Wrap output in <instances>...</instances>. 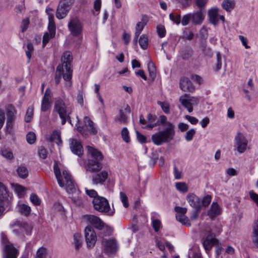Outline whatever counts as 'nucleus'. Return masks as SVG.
I'll use <instances>...</instances> for the list:
<instances>
[{"label":"nucleus","instance_id":"nucleus-1","mask_svg":"<svg viewBox=\"0 0 258 258\" xmlns=\"http://www.w3.org/2000/svg\"><path fill=\"white\" fill-rule=\"evenodd\" d=\"M54 172L57 179L58 183L60 187L66 186V188L68 192L73 194L76 192V188L71 175L67 171L64 170L62 171L63 178H61L60 171L58 167V164L55 162L54 164Z\"/></svg>","mask_w":258,"mask_h":258},{"label":"nucleus","instance_id":"nucleus-2","mask_svg":"<svg viewBox=\"0 0 258 258\" xmlns=\"http://www.w3.org/2000/svg\"><path fill=\"white\" fill-rule=\"evenodd\" d=\"M167 127L164 131L157 133L152 136L153 142L157 145H161L173 139L175 135L174 126L171 122H167Z\"/></svg>","mask_w":258,"mask_h":258},{"label":"nucleus","instance_id":"nucleus-3","mask_svg":"<svg viewBox=\"0 0 258 258\" xmlns=\"http://www.w3.org/2000/svg\"><path fill=\"white\" fill-rule=\"evenodd\" d=\"M54 111H56L61 119V124H64L67 120H70V115L72 113L71 107L67 106L61 99L56 100L54 107Z\"/></svg>","mask_w":258,"mask_h":258},{"label":"nucleus","instance_id":"nucleus-4","mask_svg":"<svg viewBox=\"0 0 258 258\" xmlns=\"http://www.w3.org/2000/svg\"><path fill=\"white\" fill-rule=\"evenodd\" d=\"M73 59V57L71 52L67 51H65L61 57V61L62 63L60 64L63 66V69H65L66 74L63 75V79L66 81L68 82L69 86H71V80L72 78V72L71 69V62Z\"/></svg>","mask_w":258,"mask_h":258},{"label":"nucleus","instance_id":"nucleus-5","mask_svg":"<svg viewBox=\"0 0 258 258\" xmlns=\"http://www.w3.org/2000/svg\"><path fill=\"white\" fill-rule=\"evenodd\" d=\"M211 199L210 195H207L201 200L194 194H189L186 197L189 204L198 211H200L202 206H208L211 203Z\"/></svg>","mask_w":258,"mask_h":258},{"label":"nucleus","instance_id":"nucleus-6","mask_svg":"<svg viewBox=\"0 0 258 258\" xmlns=\"http://www.w3.org/2000/svg\"><path fill=\"white\" fill-rule=\"evenodd\" d=\"M2 243L3 258H17L19 251L12 242L9 241L7 238L3 237Z\"/></svg>","mask_w":258,"mask_h":258},{"label":"nucleus","instance_id":"nucleus-7","mask_svg":"<svg viewBox=\"0 0 258 258\" xmlns=\"http://www.w3.org/2000/svg\"><path fill=\"white\" fill-rule=\"evenodd\" d=\"M92 203L94 209L99 212L108 213V215L111 216L114 212L110 210V207L108 200L102 197L97 196L95 197Z\"/></svg>","mask_w":258,"mask_h":258},{"label":"nucleus","instance_id":"nucleus-8","mask_svg":"<svg viewBox=\"0 0 258 258\" xmlns=\"http://www.w3.org/2000/svg\"><path fill=\"white\" fill-rule=\"evenodd\" d=\"M84 218L87 222L90 223L98 230H102L105 228L107 233L106 235L111 234L110 228L106 226L105 223L98 217L93 215H86L84 216Z\"/></svg>","mask_w":258,"mask_h":258},{"label":"nucleus","instance_id":"nucleus-9","mask_svg":"<svg viewBox=\"0 0 258 258\" xmlns=\"http://www.w3.org/2000/svg\"><path fill=\"white\" fill-rule=\"evenodd\" d=\"M179 101L180 103L188 110L191 112L193 110V105H197L199 102V98L194 96H190L189 95L184 94L179 97Z\"/></svg>","mask_w":258,"mask_h":258},{"label":"nucleus","instance_id":"nucleus-10","mask_svg":"<svg viewBox=\"0 0 258 258\" xmlns=\"http://www.w3.org/2000/svg\"><path fill=\"white\" fill-rule=\"evenodd\" d=\"M55 25L54 21V16L49 15L48 30L49 32L44 33L43 37L42 46L44 47L48 43L49 40L54 37L55 34Z\"/></svg>","mask_w":258,"mask_h":258},{"label":"nucleus","instance_id":"nucleus-11","mask_svg":"<svg viewBox=\"0 0 258 258\" xmlns=\"http://www.w3.org/2000/svg\"><path fill=\"white\" fill-rule=\"evenodd\" d=\"M84 125L83 126L78 127V131L84 136V132L88 131L91 135H95L97 133V130L94 123L87 116L84 118Z\"/></svg>","mask_w":258,"mask_h":258},{"label":"nucleus","instance_id":"nucleus-12","mask_svg":"<svg viewBox=\"0 0 258 258\" xmlns=\"http://www.w3.org/2000/svg\"><path fill=\"white\" fill-rule=\"evenodd\" d=\"M85 236L88 247H92L94 246L97 236L93 228L91 226H88L85 229Z\"/></svg>","mask_w":258,"mask_h":258},{"label":"nucleus","instance_id":"nucleus-13","mask_svg":"<svg viewBox=\"0 0 258 258\" xmlns=\"http://www.w3.org/2000/svg\"><path fill=\"white\" fill-rule=\"evenodd\" d=\"M174 210L177 213L176 214L177 220L185 226H190L191 224L189 220L185 215V214L187 212V209L186 208L176 206L175 207Z\"/></svg>","mask_w":258,"mask_h":258},{"label":"nucleus","instance_id":"nucleus-14","mask_svg":"<svg viewBox=\"0 0 258 258\" xmlns=\"http://www.w3.org/2000/svg\"><path fill=\"white\" fill-rule=\"evenodd\" d=\"M68 27L71 33L74 36H78L82 31V25L77 18H73L68 24Z\"/></svg>","mask_w":258,"mask_h":258},{"label":"nucleus","instance_id":"nucleus-15","mask_svg":"<svg viewBox=\"0 0 258 258\" xmlns=\"http://www.w3.org/2000/svg\"><path fill=\"white\" fill-rule=\"evenodd\" d=\"M235 146L237 151L242 153L245 152L247 146V141L241 133H238L235 137Z\"/></svg>","mask_w":258,"mask_h":258},{"label":"nucleus","instance_id":"nucleus-16","mask_svg":"<svg viewBox=\"0 0 258 258\" xmlns=\"http://www.w3.org/2000/svg\"><path fill=\"white\" fill-rule=\"evenodd\" d=\"M8 194L6 186L0 182V218L4 214L6 208L5 203L7 202Z\"/></svg>","mask_w":258,"mask_h":258},{"label":"nucleus","instance_id":"nucleus-17","mask_svg":"<svg viewBox=\"0 0 258 258\" xmlns=\"http://www.w3.org/2000/svg\"><path fill=\"white\" fill-rule=\"evenodd\" d=\"M104 245V249L106 253L110 254L115 252L117 249V245L116 240L114 239H103L102 241Z\"/></svg>","mask_w":258,"mask_h":258},{"label":"nucleus","instance_id":"nucleus-18","mask_svg":"<svg viewBox=\"0 0 258 258\" xmlns=\"http://www.w3.org/2000/svg\"><path fill=\"white\" fill-rule=\"evenodd\" d=\"M70 10L69 5L64 2H60L58 4L56 12V17L58 19L64 18L68 13Z\"/></svg>","mask_w":258,"mask_h":258},{"label":"nucleus","instance_id":"nucleus-19","mask_svg":"<svg viewBox=\"0 0 258 258\" xmlns=\"http://www.w3.org/2000/svg\"><path fill=\"white\" fill-rule=\"evenodd\" d=\"M51 92L47 88L46 90L44 97L42 100L41 109L42 111L45 112L49 109L51 106Z\"/></svg>","mask_w":258,"mask_h":258},{"label":"nucleus","instance_id":"nucleus-20","mask_svg":"<svg viewBox=\"0 0 258 258\" xmlns=\"http://www.w3.org/2000/svg\"><path fill=\"white\" fill-rule=\"evenodd\" d=\"M70 147L72 152L79 156H81L83 153V149L81 143L74 139H70Z\"/></svg>","mask_w":258,"mask_h":258},{"label":"nucleus","instance_id":"nucleus-21","mask_svg":"<svg viewBox=\"0 0 258 258\" xmlns=\"http://www.w3.org/2000/svg\"><path fill=\"white\" fill-rule=\"evenodd\" d=\"M180 88L184 92H193L195 87L189 79L186 77L182 78L180 82Z\"/></svg>","mask_w":258,"mask_h":258},{"label":"nucleus","instance_id":"nucleus-22","mask_svg":"<svg viewBox=\"0 0 258 258\" xmlns=\"http://www.w3.org/2000/svg\"><path fill=\"white\" fill-rule=\"evenodd\" d=\"M131 112V108L128 105H126L124 110L122 109L119 110V114L117 117L115 118V120L119 121L121 123H125L127 120V114L130 113Z\"/></svg>","mask_w":258,"mask_h":258},{"label":"nucleus","instance_id":"nucleus-23","mask_svg":"<svg viewBox=\"0 0 258 258\" xmlns=\"http://www.w3.org/2000/svg\"><path fill=\"white\" fill-rule=\"evenodd\" d=\"M108 177V172L102 171L100 173L93 176L92 181L94 184H103Z\"/></svg>","mask_w":258,"mask_h":258},{"label":"nucleus","instance_id":"nucleus-24","mask_svg":"<svg viewBox=\"0 0 258 258\" xmlns=\"http://www.w3.org/2000/svg\"><path fill=\"white\" fill-rule=\"evenodd\" d=\"M102 168V164L98 161L89 160L86 165V169L91 172H94L100 170Z\"/></svg>","mask_w":258,"mask_h":258},{"label":"nucleus","instance_id":"nucleus-25","mask_svg":"<svg viewBox=\"0 0 258 258\" xmlns=\"http://www.w3.org/2000/svg\"><path fill=\"white\" fill-rule=\"evenodd\" d=\"M205 11L200 10V11L191 15L192 22L195 24H200L203 21Z\"/></svg>","mask_w":258,"mask_h":258},{"label":"nucleus","instance_id":"nucleus-26","mask_svg":"<svg viewBox=\"0 0 258 258\" xmlns=\"http://www.w3.org/2000/svg\"><path fill=\"white\" fill-rule=\"evenodd\" d=\"M216 241V239L215 238V235L213 234L208 235L203 242V244L205 250L207 251L211 250Z\"/></svg>","mask_w":258,"mask_h":258},{"label":"nucleus","instance_id":"nucleus-27","mask_svg":"<svg viewBox=\"0 0 258 258\" xmlns=\"http://www.w3.org/2000/svg\"><path fill=\"white\" fill-rule=\"evenodd\" d=\"M221 209L219 205L215 202H213L208 211V215L210 218H214L220 214Z\"/></svg>","mask_w":258,"mask_h":258},{"label":"nucleus","instance_id":"nucleus-28","mask_svg":"<svg viewBox=\"0 0 258 258\" xmlns=\"http://www.w3.org/2000/svg\"><path fill=\"white\" fill-rule=\"evenodd\" d=\"M208 15L210 23L216 25L219 21L218 9L217 8L210 9L208 12Z\"/></svg>","mask_w":258,"mask_h":258},{"label":"nucleus","instance_id":"nucleus-29","mask_svg":"<svg viewBox=\"0 0 258 258\" xmlns=\"http://www.w3.org/2000/svg\"><path fill=\"white\" fill-rule=\"evenodd\" d=\"M18 212L22 215L26 217L29 216L31 209V208L25 204H19L17 206Z\"/></svg>","mask_w":258,"mask_h":258},{"label":"nucleus","instance_id":"nucleus-30","mask_svg":"<svg viewBox=\"0 0 258 258\" xmlns=\"http://www.w3.org/2000/svg\"><path fill=\"white\" fill-rule=\"evenodd\" d=\"M87 149L89 153L93 158L96 159V161H98L103 159V156L101 152L90 146H88Z\"/></svg>","mask_w":258,"mask_h":258},{"label":"nucleus","instance_id":"nucleus-31","mask_svg":"<svg viewBox=\"0 0 258 258\" xmlns=\"http://www.w3.org/2000/svg\"><path fill=\"white\" fill-rule=\"evenodd\" d=\"M49 141L50 142L56 143L57 145H60L62 143V141L60 139V134L57 131H54L51 134Z\"/></svg>","mask_w":258,"mask_h":258},{"label":"nucleus","instance_id":"nucleus-32","mask_svg":"<svg viewBox=\"0 0 258 258\" xmlns=\"http://www.w3.org/2000/svg\"><path fill=\"white\" fill-rule=\"evenodd\" d=\"M252 241L254 245L258 248V219L254 223Z\"/></svg>","mask_w":258,"mask_h":258},{"label":"nucleus","instance_id":"nucleus-33","mask_svg":"<svg viewBox=\"0 0 258 258\" xmlns=\"http://www.w3.org/2000/svg\"><path fill=\"white\" fill-rule=\"evenodd\" d=\"M66 74L65 69H63V66L58 65L56 70V73L55 76V81L56 85H57L60 81L61 77Z\"/></svg>","mask_w":258,"mask_h":258},{"label":"nucleus","instance_id":"nucleus-34","mask_svg":"<svg viewBox=\"0 0 258 258\" xmlns=\"http://www.w3.org/2000/svg\"><path fill=\"white\" fill-rule=\"evenodd\" d=\"M7 119L14 120L15 119V114L16 113V108L12 105H9L6 109Z\"/></svg>","mask_w":258,"mask_h":258},{"label":"nucleus","instance_id":"nucleus-35","mask_svg":"<svg viewBox=\"0 0 258 258\" xmlns=\"http://www.w3.org/2000/svg\"><path fill=\"white\" fill-rule=\"evenodd\" d=\"M148 69L149 76L152 81H153L156 77V70L154 63L150 61L148 63Z\"/></svg>","mask_w":258,"mask_h":258},{"label":"nucleus","instance_id":"nucleus-36","mask_svg":"<svg viewBox=\"0 0 258 258\" xmlns=\"http://www.w3.org/2000/svg\"><path fill=\"white\" fill-rule=\"evenodd\" d=\"M235 3L233 0H224L222 3V7L227 12H230L234 9Z\"/></svg>","mask_w":258,"mask_h":258},{"label":"nucleus","instance_id":"nucleus-37","mask_svg":"<svg viewBox=\"0 0 258 258\" xmlns=\"http://www.w3.org/2000/svg\"><path fill=\"white\" fill-rule=\"evenodd\" d=\"M146 24V18L145 17H143L142 21L138 22L136 25L135 33L140 35Z\"/></svg>","mask_w":258,"mask_h":258},{"label":"nucleus","instance_id":"nucleus-38","mask_svg":"<svg viewBox=\"0 0 258 258\" xmlns=\"http://www.w3.org/2000/svg\"><path fill=\"white\" fill-rule=\"evenodd\" d=\"M74 244L76 249H79L82 246V237L79 233L74 235Z\"/></svg>","mask_w":258,"mask_h":258},{"label":"nucleus","instance_id":"nucleus-39","mask_svg":"<svg viewBox=\"0 0 258 258\" xmlns=\"http://www.w3.org/2000/svg\"><path fill=\"white\" fill-rule=\"evenodd\" d=\"M139 42L140 45L143 49H146L148 45V38L145 34H143L139 38Z\"/></svg>","mask_w":258,"mask_h":258},{"label":"nucleus","instance_id":"nucleus-40","mask_svg":"<svg viewBox=\"0 0 258 258\" xmlns=\"http://www.w3.org/2000/svg\"><path fill=\"white\" fill-rule=\"evenodd\" d=\"M47 254V249L44 247H41L36 252V258H46Z\"/></svg>","mask_w":258,"mask_h":258},{"label":"nucleus","instance_id":"nucleus-41","mask_svg":"<svg viewBox=\"0 0 258 258\" xmlns=\"http://www.w3.org/2000/svg\"><path fill=\"white\" fill-rule=\"evenodd\" d=\"M193 54V50L190 47L185 48L181 54V56L184 59H187L190 58Z\"/></svg>","mask_w":258,"mask_h":258},{"label":"nucleus","instance_id":"nucleus-42","mask_svg":"<svg viewBox=\"0 0 258 258\" xmlns=\"http://www.w3.org/2000/svg\"><path fill=\"white\" fill-rule=\"evenodd\" d=\"M17 173L19 176L22 178H25L28 176V171L27 168L24 166H20L17 169Z\"/></svg>","mask_w":258,"mask_h":258},{"label":"nucleus","instance_id":"nucleus-43","mask_svg":"<svg viewBox=\"0 0 258 258\" xmlns=\"http://www.w3.org/2000/svg\"><path fill=\"white\" fill-rule=\"evenodd\" d=\"M1 155L8 160H12L14 158L13 153L6 149L1 150Z\"/></svg>","mask_w":258,"mask_h":258},{"label":"nucleus","instance_id":"nucleus-44","mask_svg":"<svg viewBox=\"0 0 258 258\" xmlns=\"http://www.w3.org/2000/svg\"><path fill=\"white\" fill-rule=\"evenodd\" d=\"M33 115V107H29L26 111L25 117V120L27 122H29L31 120Z\"/></svg>","mask_w":258,"mask_h":258},{"label":"nucleus","instance_id":"nucleus-45","mask_svg":"<svg viewBox=\"0 0 258 258\" xmlns=\"http://www.w3.org/2000/svg\"><path fill=\"white\" fill-rule=\"evenodd\" d=\"M177 190L183 192H186L188 190L187 186L185 182H177L175 184Z\"/></svg>","mask_w":258,"mask_h":258},{"label":"nucleus","instance_id":"nucleus-46","mask_svg":"<svg viewBox=\"0 0 258 258\" xmlns=\"http://www.w3.org/2000/svg\"><path fill=\"white\" fill-rule=\"evenodd\" d=\"M157 103L161 106L162 110L165 113L168 114L170 112V105L168 102L158 101Z\"/></svg>","mask_w":258,"mask_h":258},{"label":"nucleus","instance_id":"nucleus-47","mask_svg":"<svg viewBox=\"0 0 258 258\" xmlns=\"http://www.w3.org/2000/svg\"><path fill=\"white\" fill-rule=\"evenodd\" d=\"M36 135L33 132H29L26 136V140L27 142L30 144H33L36 141Z\"/></svg>","mask_w":258,"mask_h":258},{"label":"nucleus","instance_id":"nucleus-48","mask_svg":"<svg viewBox=\"0 0 258 258\" xmlns=\"http://www.w3.org/2000/svg\"><path fill=\"white\" fill-rule=\"evenodd\" d=\"M128 131L126 127H123L121 131V136L122 139L126 142H130V137L128 136Z\"/></svg>","mask_w":258,"mask_h":258},{"label":"nucleus","instance_id":"nucleus-49","mask_svg":"<svg viewBox=\"0 0 258 258\" xmlns=\"http://www.w3.org/2000/svg\"><path fill=\"white\" fill-rule=\"evenodd\" d=\"M217 57V63L215 68V71H219L222 67V61H221V54L219 52H217L216 54Z\"/></svg>","mask_w":258,"mask_h":258},{"label":"nucleus","instance_id":"nucleus-50","mask_svg":"<svg viewBox=\"0 0 258 258\" xmlns=\"http://www.w3.org/2000/svg\"><path fill=\"white\" fill-rule=\"evenodd\" d=\"M152 227L155 231L157 232L160 229L161 226V223L158 219H152Z\"/></svg>","mask_w":258,"mask_h":258},{"label":"nucleus","instance_id":"nucleus-51","mask_svg":"<svg viewBox=\"0 0 258 258\" xmlns=\"http://www.w3.org/2000/svg\"><path fill=\"white\" fill-rule=\"evenodd\" d=\"M27 50H26V54L29 60H30V59L31 57L32 53H33V50H34V47H33V44L31 43H28L27 45Z\"/></svg>","mask_w":258,"mask_h":258},{"label":"nucleus","instance_id":"nucleus-52","mask_svg":"<svg viewBox=\"0 0 258 258\" xmlns=\"http://www.w3.org/2000/svg\"><path fill=\"white\" fill-rule=\"evenodd\" d=\"M31 202L35 205H40L41 204V200L35 194H32L30 197Z\"/></svg>","mask_w":258,"mask_h":258},{"label":"nucleus","instance_id":"nucleus-53","mask_svg":"<svg viewBox=\"0 0 258 258\" xmlns=\"http://www.w3.org/2000/svg\"><path fill=\"white\" fill-rule=\"evenodd\" d=\"M170 19L176 24H180L181 22V17L180 15H176L175 16L173 13H171L169 15Z\"/></svg>","mask_w":258,"mask_h":258},{"label":"nucleus","instance_id":"nucleus-54","mask_svg":"<svg viewBox=\"0 0 258 258\" xmlns=\"http://www.w3.org/2000/svg\"><path fill=\"white\" fill-rule=\"evenodd\" d=\"M157 32L160 37L162 38L165 36L166 30L164 27L161 25L157 27Z\"/></svg>","mask_w":258,"mask_h":258},{"label":"nucleus","instance_id":"nucleus-55","mask_svg":"<svg viewBox=\"0 0 258 258\" xmlns=\"http://www.w3.org/2000/svg\"><path fill=\"white\" fill-rule=\"evenodd\" d=\"M14 120L7 119L6 132L11 134L12 132Z\"/></svg>","mask_w":258,"mask_h":258},{"label":"nucleus","instance_id":"nucleus-56","mask_svg":"<svg viewBox=\"0 0 258 258\" xmlns=\"http://www.w3.org/2000/svg\"><path fill=\"white\" fill-rule=\"evenodd\" d=\"M196 134V131L194 129L192 128L187 131L186 133L185 139L187 141H190L192 140L194 136Z\"/></svg>","mask_w":258,"mask_h":258},{"label":"nucleus","instance_id":"nucleus-57","mask_svg":"<svg viewBox=\"0 0 258 258\" xmlns=\"http://www.w3.org/2000/svg\"><path fill=\"white\" fill-rule=\"evenodd\" d=\"M120 197L121 201L122 203H123V206L125 208H127L128 207V201H127V197L126 196V195L123 192H120Z\"/></svg>","mask_w":258,"mask_h":258},{"label":"nucleus","instance_id":"nucleus-58","mask_svg":"<svg viewBox=\"0 0 258 258\" xmlns=\"http://www.w3.org/2000/svg\"><path fill=\"white\" fill-rule=\"evenodd\" d=\"M38 154L40 158L44 159L47 157V151L43 147H40L38 149Z\"/></svg>","mask_w":258,"mask_h":258},{"label":"nucleus","instance_id":"nucleus-59","mask_svg":"<svg viewBox=\"0 0 258 258\" xmlns=\"http://www.w3.org/2000/svg\"><path fill=\"white\" fill-rule=\"evenodd\" d=\"M194 34L191 31H184L182 39L185 40H191L193 38Z\"/></svg>","mask_w":258,"mask_h":258},{"label":"nucleus","instance_id":"nucleus-60","mask_svg":"<svg viewBox=\"0 0 258 258\" xmlns=\"http://www.w3.org/2000/svg\"><path fill=\"white\" fill-rule=\"evenodd\" d=\"M25 187L20 185H16L15 188V191L19 196H22L25 191Z\"/></svg>","mask_w":258,"mask_h":258},{"label":"nucleus","instance_id":"nucleus-61","mask_svg":"<svg viewBox=\"0 0 258 258\" xmlns=\"http://www.w3.org/2000/svg\"><path fill=\"white\" fill-rule=\"evenodd\" d=\"M208 0H197L196 4L200 10L205 11V6L206 5Z\"/></svg>","mask_w":258,"mask_h":258},{"label":"nucleus","instance_id":"nucleus-62","mask_svg":"<svg viewBox=\"0 0 258 258\" xmlns=\"http://www.w3.org/2000/svg\"><path fill=\"white\" fill-rule=\"evenodd\" d=\"M249 195L250 199L255 203L258 207V195L255 193L253 190H250L249 192Z\"/></svg>","mask_w":258,"mask_h":258},{"label":"nucleus","instance_id":"nucleus-63","mask_svg":"<svg viewBox=\"0 0 258 258\" xmlns=\"http://www.w3.org/2000/svg\"><path fill=\"white\" fill-rule=\"evenodd\" d=\"M71 199L72 201L76 205L80 206L82 204L81 199L78 196H74L73 195Z\"/></svg>","mask_w":258,"mask_h":258},{"label":"nucleus","instance_id":"nucleus-64","mask_svg":"<svg viewBox=\"0 0 258 258\" xmlns=\"http://www.w3.org/2000/svg\"><path fill=\"white\" fill-rule=\"evenodd\" d=\"M191 19V15L188 14L184 15L183 18L182 20L181 21V24L183 26L187 25L189 21V20Z\"/></svg>","mask_w":258,"mask_h":258}]
</instances>
